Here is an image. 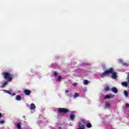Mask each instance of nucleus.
I'll list each match as a JSON object with an SVG mask.
<instances>
[{
	"label": "nucleus",
	"instance_id": "dca6fc26",
	"mask_svg": "<svg viewBox=\"0 0 129 129\" xmlns=\"http://www.w3.org/2000/svg\"><path fill=\"white\" fill-rule=\"evenodd\" d=\"M17 127L18 129H21V123H20V122L17 123Z\"/></svg>",
	"mask_w": 129,
	"mask_h": 129
},
{
	"label": "nucleus",
	"instance_id": "1a4fd4ad",
	"mask_svg": "<svg viewBox=\"0 0 129 129\" xmlns=\"http://www.w3.org/2000/svg\"><path fill=\"white\" fill-rule=\"evenodd\" d=\"M109 98H112V96H109L108 95H106L104 99H109Z\"/></svg>",
	"mask_w": 129,
	"mask_h": 129
},
{
	"label": "nucleus",
	"instance_id": "2eb2a0df",
	"mask_svg": "<svg viewBox=\"0 0 129 129\" xmlns=\"http://www.w3.org/2000/svg\"><path fill=\"white\" fill-rule=\"evenodd\" d=\"M110 106V104L108 103H105V107H106V108H108V107H109Z\"/></svg>",
	"mask_w": 129,
	"mask_h": 129
},
{
	"label": "nucleus",
	"instance_id": "c85d7f7f",
	"mask_svg": "<svg viewBox=\"0 0 129 129\" xmlns=\"http://www.w3.org/2000/svg\"><path fill=\"white\" fill-rule=\"evenodd\" d=\"M127 83H128V84H129V78H128Z\"/></svg>",
	"mask_w": 129,
	"mask_h": 129
},
{
	"label": "nucleus",
	"instance_id": "6ab92c4d",
	"mask_svg": "<svg viewBox=\"0 0 129 129\" xmlns=\"http://www.w3.org/2000/svg\"><path fill=\"white\" fill-rule=\"evenodd\" d=\"M123 94H124L125 96H127L128 95L127 92L125 90L123 91Z\"/></svg>",
	"mask_w": 129,
	"mask_h": 129
},
{
	"label": "nucleus",
	"instance_id": "b1692460",
	"mask_svg": "<svg viewBox=\"0 0 129 129\" xmlns=\"http://www.w3.org/2000/svg\"><path fill=\"white\" fill-rule=\"evenodd\" d=\"M5 122V121L2 120H0V124H3V123H4Z\"/></svg>",
	"mask_w": 129,
	"mask_h": 129
},
{
	"label": "nucleus",
	"instance_id": "6e6552de",
	"mask_svg": "<svg viewBox=\"0 0 129 129\" xmlns=\"http://www.w3.org/2000/svg\"><path fill=\"white\" fill-rule=\"evenodd\" d=\"M35 108H36V106L35 105V104H34L33 103L31 104L30 109L33 110L35 109Z\"/></svg>",
	"mask_w": 129,
	"mask_h": 129
},
{
	"label": "nucleus",
	"instance_id": "4468645a",
	"mask_svg": "<svg viewBox=\"0 0 129 129\" xmlns=\"http://www.w3.org/2000/svg\"><path fill=\"white\" fill-rule=\"evenodd\" d=\"M83 83L85 85H87V84H88V83H89V82L87 80H85L83 81Z\"/></svg>",
	"mask_w": 129,
	"mask_h": 129
},
{
	"label": "nucleus",
	"instance_id": "0eeeda50",
	"mask_svg": "<svg viewBox=\"0 0 129 129\" xmlns=\"http://www.w3.org/2000/svg\"><path fill=\"white\" fill-rule=\"evenodd\" d=\"M111 91L113 92V93H117V89L115 87H113L111 89Z\"/></svg>",
	"mask_w": 129,
	"mask_h": 129
},
{
	"label": "nucleus",
	"instance_id": "f3484780",
	"mask_svg": "<svg viewBox=\"0 0 129 129\" xmlns=\"http://www.w3.org/2000/svg\"><path fill=\"white\" fill-rule=\"evenodd\" d=\"M120 62H121V63H122V65H123V66H125V67H127V64H126V63L123 62L122 60H120Z\"/></svg>",
	"mask_w": 129,
	"mask_h": 129
},
{
	"label": "nucleus",
	"instance_id": "f8f14e48",
	"mask_svg": "<svg viewBox=\"0 0 129 129\" xmlns=\"http://www.w3.org/2000/svg\"><path fill=\"white\" fill-rule=\"evenodd\" d=\"M121 85L123 86H125V87H127V83L125 82H122L121 83Z\"/></svg>",
	"mask_w": 129,
	"mask_h": 129
},
{
	"label": "nucleus",
	"instance_id": "a878e982",
	"mask_svg": "<svg viewBox=\"0 0 129 129\" xmlns=\"http://www.w3.org/2000/svg\"><path fill=\"white\" fill-rule=\"evenodd\" d=\"M77 83H74V84H73V86L76 87V86H77Z\"/></svg>",
	"mask_w": 129,
	"mask_h": 129
},
{
	"label": "nucleus",
	"instance_id": "5701e85b",
	"mask_svg": "<svg viewBox=\"0 0 129 129\" xmlns=\"http://www.w3.org/2000/svg\"><path fill=\"white\" fill-rule=\"evenodd\" d=\"M57 75H58V73H57L56 71H54V72L53 75H54V76H57Z\"/></svg>",
	"mask_w": 129,
	"mask_h": 129
},
{
	"label": "nucleus",
	"instance_id": "20e7f679",
	"mask_svg": "<svg viewBox=\"0 0 129 129\" xmlns=\"http://www.w3.org/2000/svg\"><path fill=\"white\" fill-rule=\"evenodd\" d=\"M111 74H112L111 76V78H112L113 79H116V78L117 77V75H116V73L113 72Z\"/></svg>",
	"mask_w": 129,
	"mask_h": 129
},
{
	"label": "nucleus",
	"instance_id": "bb28decb",
	"mask_svg": "<svg viewBox=\"0 0 129 129\" xmlns=\"http://www.w3.org/2000/svg\"><path fill=\"white\" fill-rule=\"evenodd\" d=\"M15 95H16V93H13V94H12V96H15Z\"/></svg>",
	"mask_w": 129,
	"mask_h": 129
},
{
	"label": "nucleus",
	"instance_id": "c756f323",
	"mask_svg": "<svg viewBox=\"0 0 129 129\" xmlns=\"http://www.w3.org/2000/svg\"><path fill=\"white\" fill-rule=\"evenodd\" d=\"M2 113H0V117H2Z\"/></svg>",
	"mask_w": 129,
	"mask_h": 129
},
{
	"label": "nucleus",
	"instance_id": "393cba45",
	"mask_svg": "<svg viewBox=\"0 0 129 129\" xmlns=\"http://www.w3.org/2000/svg\"><path fill=\"white\" fill-rule=\"evenodd\" d=\"M125 106L126 108H128L129 107V104H126Z\"/></svg>",
	"mask_w": 129,
	"mask_h": 129
},
{
	"label": "nucleus",
	"instance_id": "f03ea898",
	"mask_svg": "<svg viewBox=\"0 0 129 129\" xmlns=\"http://www.w3.org/2000/svg\"><path fill=\"white\" fill-rule=\"evenodd\" d=\"M113 72V69L110 68L108 70L105 71L102 74H101V77L103 78L104 76H109L110 74H111Z\"/></svg>",
	"mask_w": 129,
	"mask_h": 129
},
{
	"label": "nucleus",
	"instance_id": "ddd939ff",
	"mask_svg": "<svg viewBox=\"0 0 129 129\" xmlns=\"http://www.w3.org/2000/svg\"><path fill=\"white\" fill-rule=\"evenodd\" d=\"M86 126L88 128H90V127H92V125H91V123H87L86 124Z\"/></svg>",
	"mask_w": 129,
	"mask_h": 129
},
{
	"label": "nucleus",
	"instance_id": "39448f33",
	"mask_svg": "<svg viewBox=\"0 0 129 129\" xmlns=\"http://www.w3.org/2000/svg\"><path fill=\"white\" fill-rule=\"evenodd\" d=\"M24 92L26 95H30L31 94V91L30 90L25 89Z\"/></svg>",
	"mask_w": 129,
	"mask_h": 129
},
{
	"label": "nucleus",
	"instance_id": "7ed1b4c3",
	"mask_svg": "<svg viewBox=\"0 0 129 129\" xmlns=\"http://www.w3.org/2000/svg\"><path fill=\"white\" fill-rule=\"evenodd\" d=\"M58 111L59 113H68L69 112V110L66 108H59L58 109Z\"/></svg>",
	"mask_w": 129,
	"mask_h": 129
},
{
	"label": "nucleus",
	"instance_id": "f257e3e1",
	"mask_svg": "<svg viewBox=\"0 0 129 129\" xmlns=\"http://www.w3.org/2000/svg\"><path fill=\"white\" fill-rule=\"evenodd\" d=\"M2 75L3 76L4 78L7 80L5 81L2 85V87H5L7 84H9V82H11L13 80L14 78V75L7 72H2Z\"/></svg>",
	"mask_w": 129,
	"mask_h": 129
},
{
	"label": "nucleus",
	"instance_id": "9b49d317",
	"mask_svg": "<svg viewBox=\"0 0 129 129\" xmlns=\"http://www.w3.org/2000/svg\"><path fill=\"white\" fill-rule=\"evenodd\" d=\"M79 128H84V125L82 123H80L79 124Z\"/></svg>",
	"mask_w": 129,
	"mask_h": 129
},
{
	"label": "nucleus",
	"instance_id": "4be33fe9",
	"mask_svg": "<svg viewBox=\"0 0 129 129\" xmlns=\"http://www.w3.org/2000/svg\"><path fill=\"white\" fill-rule=\"evenodd\" d=\"M61 79H62V77L61 76H58V78H57V80H61Z\"/></svg>",
	"mask_w": 129,
	"mask_h": 129
},
{
	"label": "nucleus",
	"instance_id": "a211bd4d",
	"mask_svg": "<svg viewBox=\"0 0 129 129\" xmlns=\"http://www.w3.org/2000/svg\"><path fill=\"white\" fill-rule=\"evenodd\" d=\"M79 96V94L76 93L74 96H73V98H76V97H78V96Z\"/></svg>",
	"mask_w": 129,
	"mask_h": 129
},
{
	"label": "nucleus",
	"instance_id": "aec40b11",
	"mask_svg": "<svg viewBox=\"0 0 129 129\" xmlns=\"http://www.w3.org/2000/svg\"><path fill=\"white\" fill-rule=\"evenodd\" d=\"M5 91L6 93H8V94H10V95H11L12 94V93H11V91H10L5 90Z\"/></svg>",
	"mask_w": 129,
	"mask_h": 129
},
{
	"label": "nucleus",
	"instance_id": "9d476101",
	"mask_svg": "<svg viewBox=\"0 0 129 129\" xmlns=\"http://www.w3.org/2000/svg\"><path fill=\"white\" fill-rule=\"evenodd\" d=\"M16 100H17V101H20V100H21V99H22V97H21V96H20V95H17L16 97Z\"/></svg>",
	"mask_w": 129,
	"mask_h": 129
},
{
	"label": "nucleus",
	"instance_id": "7c9ffc66",
	"mask_svg": "<svg viewBox=\"0 0 129 129\" xmlns=\"http://www.w3.org/2000/svg\"><path fill=\"white\" fill-rule=\"evenodd\" d=\"M78 129H84V128H78Z\"/></svg>",
	"mask_w": 129,
	"mask_h": 129
},
{
	"label": "nucleus",
	"instance_id": "423d86ee",
	"mask_svg": "<svg viewBox=\"0 0 129 129\" xmlns=\"http://www.w3.org/2000/svg\"><path fill=\"white\" fill-rule=\"evenodd\" d=\"M70 118L71 120H74V118H75V114L73 113H71L70 115Z\"/></svg>",
	"mask_w": 129,
	"mask_h": 129
},
{
	"label": "nucleus",
	"instance_id": "cd10ccee",
	"mask_svg": "<svg viewBox=\"0 0 129 129\" xmlns=\"http://www.w3.org/2000/svg\"><path fill=\"white\" fill-rule=\"evenodd\" d=\"M65 92H66V93H67V92H69V91H68V90H66Z\"/></svg>",
	"mask_w": 129,
	"mask_h": 129
},
{
	"label": "nucleus",
	"instance_id": "412c9836",
	"mask_svg": "<svg viewBox=\"0 0 129 129\" xmlns=\"http://www.w3.org/2000/svg\"><path fill=\"white\" fill-rule=\"evenodd\" d=\"M105 91H108V90H109V87L107 86V87L105 88Z\"/></svg>",
	"mask_w": 129,
	"mask_h": 129
}]
</instances>
